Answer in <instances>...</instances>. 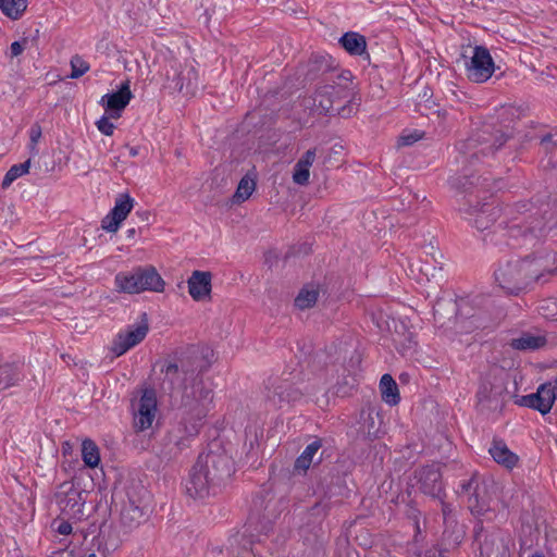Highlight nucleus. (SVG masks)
I'll use <instances>...</instances> for the list:
<instances>
[{"label": "nucleus", "mask_w": 557, "mask_h": 557, "mask_svg": "<svg viewBox=\"0 0 557 557\" xmlns=\"http://www.w3.org/2000/svg\"><path fill=\"white\" fill-rule=\"evenodd\" d=\"M202 360L194 348L159 360L154 369L173 387L171 404L188 434H198L213 407L214 392L201 374Z\"/></svg>", "instance_id": "obj_1"}, {"label": "nucleus", "mask_w": 557, "mask_h": 557, "mask_svg": "<svg viewBox=\"0 0 557 557\" xmlns=\"http://www.w3.org/2000/svg\"><path fill=\"white\" fill-rule=\"evenodd\" d=\"M555 273H557V256L554 252H547L500 265L495 272V281L507 293L518 294L541 277Z\"/></svg>", "instance_id": "obj_2"}, {"label": "nucleus", "mask_w": 557, "mask_h": 557, "mask_svg": "<svg viewBox=\"0 0 557 557\" xmlns=\"http://www.w3.org/2000/svg\"><path fill=\"white\" fill-rule=\"evenodd\" d=\"M231 472L232 463L227 457L213 453L200 455L190 470L186 492L193 498H205Z\"/></svg>", "instance_id": "obj_3"}, {"label": "nucleus", "mask_w": 557, "mask_h": 557, "mask_svg": "<svg viewBox=\"0 0 557 557\" xmlns=\"http://www.w3.org/2000/svg\"><path fill=\"white\" fill-rule=\"evenodd\" d=\"M114 285L119 292L126 294H139L145 290L161 293L164 289V281L153 267L121 272L116 274Z\"/></svg>", "instance_id": "obj_4"}, {"label": "nucleus", "mask_w": 557, "mask_h": 557, "mask_svg": "<svg viewBox=\"0 0 557 557\" xmlns=\"http://www.w3.org/2000/svg\"><path fill=\"white\" fill-rule=\"evenodd\" d=\"M471 52L470 62L467 63V76L474 83L486 82L495 71V64L490 51L481 46L463 47V57Z\"/></svg>", "instance_id": "obj_5"}, {"label": "nucleus", "mask_w": 557, "mask_h": 557, "mask_svg": "<svg viewBox=\"0 0 557 557\" xmlns=\"http://www.w3.org/2000/svg\"><path fill=\"white\" fill-rule=\"evenodd\" d=\"M149 332V323L146 314L143 315L140 321L134 325L128 326L125 331L120 332L111 344V351L120 357L127 350L141 343Z\"/></svg>", "instance_id": "obj_6"}, {"label": "nucleus", "mask_w": 557, "mask_h": 557, "mask_svg": "<svg viewBox=\"0 0 557 557\" xmlns=\"http://www.w3.org/2000/svg\"><path fill=\"white\" fill-rule=\"evenodd\" d=\"M55 500L60 510L70 518H79L83 515L85 506L83 492L72 482H64L58 487Z\"/></svg>", "instance_id": "obj_7"}, {"label": "nucleus", "mask_w": 557, "mask_h": 557, "mask_svg": "<svg viewBox=\"0 0 557 557\" xmlns=\"http://www.w3.org/2000/svg\"><path fill=\"white\" fill-rule=\"evenodd\" d=\"M557 397V379L539 386L536 393L522 396L517 404L539 410L542 414L549 412Z\"/></svg>", "instance_id": "obj_8"}, {"label": "nucleus", "mask_w": 557, "mask_h": 557, "mask_svg": "<svg viewBox=\"0 0 557 557\" xmlns=\"http://www.w3.org/2000/svg\"><path fill=\"white\" fill-rule=\"evenodd\" d=\"M157 395L153 389H145L135 405L134 428L143 432L152 426L157 414Z\"/></svg>", "instance_id": "obj_9"}, {"label": "nucleus", "mask_w": 557, "mask_h": 557, "mask_svg": "<svg viewBox=\"0 0 557 557\" xmlns=\"http://www.w3.org/2000/svg\"><path fill=\"white\" fill-rule=\"evenodd\" d=\"M505 141V134L500 129H495L492 125H485L466 145L468 149L480 147L479 152L487 154L502 147Z\"/></svg>", "instance_id": "obj_10"}, {"label": "nucleus", "mask_w": 557, "mask_h": 557, "mask_svg": "<svg viewBox=\"0 0 557 557\" xmlns=\"http://www.w3.org/2000/svg\"><path fill=\"white\" fill-rule=\"evenodd\" d=\"M465 213L470 219L473 218L474 226L479 231H484L502 218L503 208L495 200L483 203L479 209L472 207V201H468V208L465 209Z\"/></svg>", "instance_id": "obj_11"}, {"label": "nucleus", "mask_w": 557, "mask_h": 557, "mask_svg": "<svg viewBox=\"0 0 557 557\" xmlns=\"http://www.w3.org/2000/svg\"><path fill=\"white\" fill-rule=\"evenodd\" d=\"M197 434H188L184 426L178 423L175 429L169 432L161 444L159 456L162 459H174L189 445V440Z\"/></svg>", "instance_id": "obj_12"}, {"label": "nucleus", "mask_w": 557, "mask_h": 557, "mask_svg": "<svg viewBox=\"0 0 557 557\" xmlns=\"http://www.w3.org/2000/svg\"><path fill=\"white\" fill-rule=\"evenodd\" d=\"M134 207V200L128 194H121L112 210L102 219L101 227L108 233H116Z\"/></svg>", "instance_id": "obj_13"}, {"label": "nucleus", "mask_w": 557, "mask_h": 557, "mask_svg": "<svg viewBox=\"0 0 557 557\" xmlns=\"http://www.w3.org/2000/svg\"><path fill=\"white\" fill-rule=\"evenodd\" d=\"M134 207V200L128 194H121L112 210L102 219L101 227L108 233H116Z\"/></svg>", "instance_id": "obj_14"}, {"label": "nucleus", "mask_w": 557, "mask_h": 557, "mask_svg": "<svg viewBox=\"0 0 557 557\" xmlns=\"http://www.w3.org/2000/svg\"><path fill=\"white\" fill-rule=\"evenodd\" d=\"M188 294L194 301L210 302L212 299V273L196 270L187 280Z\"/></svg>", "instance_id": "obj_15"}, {"label": "nucleus", "mask_w": 557, "mask_h": 557, "mask_svg": "<svg viewBox=\"0 0 557 557\" xmlns=\"http://www.w3.org/2000/svg\"><path fill=\"white\" fill-rule=\"evenodd\" d=\"M132 98L133 94L129 82L126 81L121 85L117 91L103 95L100 104L107 114H110V116L114 119H120Z\"/></svg>", "instance_id": "obj_16"}, {"label": "nucleus", "mask_w": 557, "mask_h": 557, "mask_svg": "<svg viewBox=\"0 0 557 557\" xmlns=\"http://www.w3.org/2000/svg\"><path fill=\"white\" fill-rule=\"evenodd\" d=\"M505 387L500 380L495 379L494 382L485 381L482 383L478 399L487 409H497L502 407Z\"/></svg>", "instance_id": "obj_17"}, {"label": "nucleus", "mask_w": 557, "mask_h": 557, "mask_svg": "<svg viewBox=\"0 0 557 557\" xmlns=\"http://www.w3.org/2000/svg\"><path fill=\"white\" fill-rule=\"evenodd\" d=\"M322 447V441L315 440L302 450L299 457L295 460L293 467L294 475H304L310 469V467L314 463L321 461L322 457L319 454V450Z\"/></svg>", "instance_id": "obj_18"}, {"label": "nucleus", "mask_w": 557, "mask_h": 557, "mask_svg": "<svg viewBox=\"0 0 557 557\" xmlns=\"http://www.w3.org/2000/svg\"><path fill=\"white\" fill-rule=\"evenodd\" d=\"M318 148L308 149L296 162L293 170V182L307 186L310 182V169L318 157Z\"/></svg>", "instance_id": "obj_19"}, {"label": "nucleus", "mask_w": 557, "mask_h": 557, "mask_svg": "<svg viewBox=\"0 0 557 557\" xmlns=\"http://www.w3.org/2000/svg\"><path fill=\"white\" fill-rule=\"evenodd\" d=\"M488 451L493 459L506 469H513L519 462V456L502 441L493 442Z\"/></svg>", "instance_id": "obj_20"}, {"label": "nucleus", "mask_w": 557, "mask_h": 557, "mask_svg": "<svg viewBox=\"0 0 557 557\" xmlns=\"http://www.w3.org/2000/svg\"><path fill=\"white\" fill-rule=\"evenodd\" d=\"M419 482L425 494L437 495L441 492V472L436 466H429L420 470Z\"/></svg>", "instance_id": "obj_21"}, {"label": "nucleus", "mask_w": 557, "mask_h": 557, "mask_svg": "<svg viewBox=\"0 0 557 557\" xmlns=\"http://www.w3.org/2000/svg\"><path fill=\"white\" fill-rule=\"evenodd\" d=\"M481 557H509L506 541L499 535L487 536L481 545Z\"/></svg>", "instance_id": "obj_22"}, {"label": "nucleus", "mask_w": 557, "mask_h": 557, "mask_svg": "<svg viewBox=\"0 0 557 557\" xmlns=\"http://www.w3.org/2000/svg\"><path fill=\"white\" fill-rule=\"evenodd\" d=\"M257 187V177L252 172L247 173L239 181L236 191L233 195L232 202L234 205H242L250 198Z\"/></svg>", "instance_id": "obj_23"}, {"label": "nucleus", "mask_w": 557, "mask_h": 557, "mask_svg": "<svg viewBox=\"0 0 557 557\" xmlns=\"http://www.w3.org/2000/svg\"><path fill=\"white\" fill-rule=\"evenodd\" d=\"M341 91L332 85L319 88L313 98L314 106L322 112H329L333 108L335 99L339 97Z\"/></svg>", "instance_id": "obj_24"}, {"label": "nucleus", "mask_w": 557, "mask_h": 557, "mask_svg": "<svg viewBox=\"0 0 557 557\" xmlns=\"http://www.w3.org/2000/svg\"><path fill=\"white\" fill-rule=\"evenodd\" d=\"M546 345V338L541 335L522 333L516 338H511L509 346L517 350H534Z\"/></svg>", "instance_id": "obj_25"}, {"label": "nucleus", "mask_w": 557, "mask_h": 557, "mask_svg": "<svg viewBox=\"0 0 557 557\" xmlns=\"http://www.w3.org/2000/svg\"><path fill=\"white\" fill-rule=\"evenodd\" d=\"M381 397L389 406H396L400 400L399 389L389 374H384L380 381Z\"/></svg>", "instance_id": "obj_26"}, {"label": "nucleus", "mask_w": 557, "mask_h": 557, "mask_svg": "<svg viewBox=\"0 0 557 557\" xmlns=\"http://www.w3.org/2000/svg\"><path fill=\"white\" fill-rule=\"evenodd\" d=\"M341 42L345 50L350 54L361 55L367 48L366 38L354 32L346 33L342 38Z\"/></svg>", "instance_id": "obj_27"}, {"label": "nucleus", "mask_w": 557, "mask_h": 557, "mask_svg": "<svg viewBox=\"0 0 557 557\" xmlns=\"http://www.w3.org/2000/svg\"><path fill=\"white\" fill-rule=\"evenodd\" d=\"M82 459L86 467L96 468L100 463V451L97 444L90 438H85L82 443Z\"/></svg>", "instance_id": "obj_28"}, {"label": "nucleus", "mask_w": 557, "mask_h": 557, "mask_svg": "<svg viewBox=\"0 0 557 557\" xmlns=\"http://www.w3.org/2000/svg\"><path fill=\"white\" fill-rule=\"evenodd\" d=\"M27 8V0H0V10L11 20H17Z\"/></svg>", "instance_id": "obj_29"}, {"label": "nucleus", "mask_w": 557, "mask_h": 557, "mask_svg": "<svg viewBox=\"0 0 557 557\" xmlns=\"http://www.w3.org/2000/svg\"><path fill=\"white\" fill-rule=\"evenodd\" d=\"M318 297V288L313 286L305 287L299 292L298 296L295 298V305L301 310L308 309L315 305Z\"/></svg>", "instance_id": "obj_30"}, {"label": "nucleus", "mask_w": 557, "mask_h": 557, "mask_svg": "<svg viewBox=\"0 0 557 557\" xmlns=\"http://www.w3.org/2000/svg\"><path fill=\"white\" fill-rule=\"evenodd\" d=\"M29 168L30 159L26 160L24 163L11 166L2 181V187H9L16 178L24 174H27L29 172Z\"/></svg>", "instance_id": "obj_31"}, {"label": "nucleus", "mask_w": 557, "mask_h": 557, "mask_svg": "<svg viewBox=\"0 0 557 557\" xmlns=\"http://www.w3.org/2000/svg\"><path fill=\"white\" fill-rule=\"evenodd\" d=\"M114 120V117L104 112V115L96 122V126L101 134L112 136L115 129Z\"/></svg>", "instance_id": "obj_32"}, {"label": "nucleus", "mask_w": 557, "mask_h": 557, "mask_svg": "<svg viewBox=\"0 0 557 557\" xmlns=\"http://www.w3.org/2000/svg\"><path fill=\"white\" fill-rule=\"evenodd\" d=\"M72 77L77 78L84 75L88 70V63L81 57L75 55L71 60Z\"/></svg>", "instance_id": "obj_33"}, {"label": "nucleus", "mask_w": 557, "mask_h": 557, "mask_svg": "<svg viewBox=\"0 0 557 557\" xmlns=\"http://www.w3.org/2000/svg\"><path fill=\"white\" fill-rule=\"evenodd\" d=\"M540 310L545 318L557 320V301L555 299L543 300Z\"/></svg>", "instance_id": "obj_34"}, {"label": "nucleus", "mask_w": 557, "mask_h": 557, "mask_svg": "<svg viewBox=\"0 0 557 557\" xmlns=\"http://www.w3.org/2000/svg\"><path fill=\"white\" fill-rule=\"evenodd\" d=\"M423 137V133L413 131L408 134H403L398 139L399 146H410Z\"/></svg>", "instance_id": "obj_35"}, {"label": "nucleus", "mask_w": 557, "mask_h": 557, "mask_svg": "<svg viewBox=\"0 0 557 557\" xmlns=\"http://www.w3.org/2000/svg\"><path fill=\"white\" fill-rule=\"evenodd\" d=\"M40 137H41V127L38 124H35L34 126H32L30 132H29V140H30L29 148L33 153H37L36 145L38 144Z\"/></svg>", "instance_id": "obj_36"}, {"label": "nucleus", "mask_w": 557, "mask_h": 557, "mask_svg": "<svg viewBox=\"0 0 557 557\" xmlns=\"http://www.w3.org/2000/svg\"><path fill=\"white\" fill-rule=\"evenodd\" d=\"M26 44L27 39H23L22 41H14L10 47L11 58H15L22 54Z\"/></svg>", "instance_id": "obj_37"}, {"label": "nucleus", "mask_w": 557, "mask_h": 557, "mask_svg": "<svg viewBox=\"0 0 557 557\" xmlns=\"http://www.w3.org/2000/svg\"><path fill=\"white\" fill-rule=\"evenodd\" d=\"M58 532L62 535H69L72 532V525L69 522H62L58 527Z\"/></svg>", "instance_id": "obj_38"}, {"label": "nucleus", "mask_w": 557, "mask_h": 557, "mask_svg": "<svg viewBox=\"0 0 557 557\" xmlns=\"http://www.w3.org/2000/svg\"><path fill=\"white\" fill-rule=\"evenodd\" d=\"M50 557H73V552L67 549H60L52 553Z\"/></svg>", "instance_id": "obj_39"}, {"label": "nucleus", "mask_w": 557, "mask_h": 557, "mask_svg": "<svg viewBox=\"0 0 557 557\" xmlns=\"http://www.w3.org/2000/svg\"><path fill=\"white\" fill-rule=\"evenodd\" d=\"M255 445H257V446L259 445V434H258V432H257V431L255 432V438H253V441H250V448H253V447H255Z\"/></svg>", "instance_id": "obj_40"}, {"label": "nucleus", "mask_w": 557, "mask_h": 557, "mask_svg": "<svg viewBox=\"0 0 557 557\" xmlns=\"http://www.w3.org/2000/svg\"><path fill=\"white\" fill-rule=\"evenodd\" d=\"M465 2H469L470 4H475L478 0H463Z\"/></svg>", "instance_id": "obj_41"}, {"label": "nucleus", "mask_w": 557, "mask_h": 557, "mask_svg": "<svg viewBox=\"0 0 557 557\" xmlns=\"http://www.w3.org/2000/svg\"><path fill=\"white\" fill-rule=\"evenodd\" d=\"M131 154H132V156H136V154H137V150H136V149H134V148H132V149H131Z\"/></svg>", "instance_id": "obj_42"}, {"label": "nucleus", "mask_w": 557, "mask_h": 557, "mask_svg": "<svg viewBox=\"0 0 557 557\" xmlns=\"http://www.w3.org/2000/svg\"><path fill=\"white\" fill-rule=\"evenodd\" d=\"M177 85H178L180 90H182L184 88V84L183 83L178 82Z\"/></svg>", "instance_id": "obj_43"}, {"label": "nucleus", "mask_w": 557, "mask_h": 557, "mask_svg": "<svg viewBox=\"0 0 557 557\" xmlns=\"http://www.w3.org/2000/svg\"><path fill=\"white\" fill-rule=\"evenodd\" d=\"M531 557H544V556L542 554L536 553V554L532 555Z\"/></svg>", "instance_id": "obj_44"}, {"label": "nucleus", "mask_w": 557, "mask_h": 557, "mask_svg": "<svg viewBox=\"0 0 557 557\" xmlns=\"http://www.w3.org/2000/svg\"><path fill=\"white\" fill-rule=\"evenodd\" d=\"M188 73L193 74L194 76H196V72L193 69Z\"/></svg>", "instance_id": "obj_45"}, {"label": "nucleus", "mask_w": 557, "mask_h": 557, "mask_svg": "<svg viewBox=\"0 0 557 557\" xmlns=\"http://www.w3.org/2000/svg\"><path fill=\"white\" fill-rule=\"evenodd\" d=\"M87 557H97V556H96L95 554H90V555H89V556H87Z\"/></svg>", "instance_id": "obj_46"}]
</instances>
